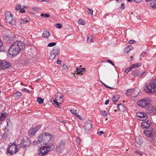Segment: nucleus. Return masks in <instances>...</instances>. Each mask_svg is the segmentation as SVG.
Masks as SVG:
<instances>
[{
	"instance_id": "1",
	"label": "nucleus",
	"mask_w": 156,
	"mask_h": 156,
	"mask_svg": "<svg viewBox=\"0 0 156 156\" xmlns=\"http://www.w3.org/2000/svg\"><path fill=\"white\" fill-rule=\"evenodd\" d=\"M24 47L23 43L20 41H16L11 46L9 49V53L12 56L16 55L24 48Z\"/></svg>"
},
{
	"instance_id": "2",
	"label": "nucleus",
	"mask_w": 156,
	"mask_h": 156,
	"mask_svg": "<svg viewBox=\"0 0 156 156\" xmlns=\"http://www.w3.org/2000/svg\"><path fill=\"white\" fill-rule=\"evenodd\" d=\"M144 89L147 93L152 94L154 92L155 89H156V79H153L146 83L144 87Z\"/></svg>"
},
{
	"instance_id": "3",
	"label": "nucleus",
	"mask_w": 156,
	"mask_h": 156,
	"mask_svg": "<svg viewBox=\"0 0 156 156\" xmlns=\"http://www.w3.org/2000/svg\"><path fill=\"white\" fill-rule=\"evenodd\" d=\"M17 147L15 142H14L13 143H10L7 149L6 154L8 156L12 155L14 154H15L18 151Z\"/></svg>"
},
{
	"instance_id": "4",
	"label": "nucleus",
	"mask_w": 156,
	"mask_h": 156,
	"mask_svg": "<svg viewBox=\"0 0 156 156\" xmlns=\"http://www.w3.org/2000/svg\"><path fill=\"white\" fill-rule=\"evenodd\" d=\"M51 137H38L37 140L34 141V145H37L39 144H47L48 143H51Z\"/></svg>"
},
{
	"instance_id": "5",
	"label": "nucleus",
	"mask_w": 156,
	"mask_h": 156,
	"mask_svg": "<svg viewBox=\"0 0 156 156\" xmlns=\"http://www.w3.org/2000/svg\"><path fill=\"white\" fill-rule=\"evenodd\" d=\"M5 20L6 21L10 23L12 25H15L16 24V20L13 18L12 14L9 11L6 12L5 13Z\"/></svg>"
},
{
	"instance_id": "6",
	"label": "nucleus",
	"mask_w": 156,
	"mask_h": 156,
	"mask_svg": "<svg viewBox=\"0 0 156 156\" xmlns=\"http://www.w3.org/2000/svg\"><path fill=\"white\" fill-rule=\"evenodd\" d=\"M56 95L55 99L51 101L53 103L55 104V106H56L58 108H60L59 104H61L63 100L62 94L61 93L58 92L56 94Z\"/></svg>"
},
{
	"instance_id": "7",
	"label": "nucleus",
	"mask_w": 156,
	"mask_h": 156,
	"mask_svg": "<svg viewBox=\"0 0 156 156\" xmlns=\"http://www.w3.org/2000/svg\"><path fill=\"white\" fill-rule=\"evenodd\" d=\"M150 100L148 98H145L144 99H141L137 102L138 105L144 108L148 106L150 104Z\"/></svg>"
},
{
	"instance_id": "8",
	"label": "nucleus",
	"mask_w": 156,
	"mask_h": 156,
	"mask_svg": "<svg viewBox=\"0 0 156 156\" xmlns=\"http://www.w3.org/2000/svg\"><path fill=\"white\" fill-rule=\"evenodd\" d=\"M51 147L47 146H42L39 151V155L43 156L45 155L50 150Z\"/></svg>"
},
{
	"instance_id": "9",
	"label": "nucleus",
	"mask_w": 156,
	"mask_h": 156,
	"mask_svg": "<svg viewBox=\"0 0 156 156\" xmlns=\"http://www.w3.org/2000/svg\"><path fill=\"white\" fill-rule=\"evenodd\" d=\"M10 65V63L7 61L3 60L0 61V69H5L9 67Z\"/></svg>"
},
{
	"instance_id": "10",
	"label": "nucleus",
	"mask_w": 156,
	"mask_h": 156,
	"mask_svg": "<svg viewBox=\"0 0 156 156\" xmlns=\"http://www.w3.org/2000/svg\"><path fill=\"white\" fill-rule=\"evenodd\" d=\"M65 141L64 140H62L58 143L56 146V151L60 152L64 148L65 146Z\"/></svg>"
},
{
	"instance_id": "11",
	"label": "nucleus",
	"mask_w": 156,
	"mask_h": 156,
	"mask_svg": "<svg viewBox=\"0 0 156 156\" xmlns=\"http://www.w3.org/2000/svg\"><path fill=\"white\" fill-rule=\"evenodd\" d=\"M136 115L140 118V120L144 121L147 119V115L143 112H138L136 113Z\"/></svg>"
},
{
	"instance_id": "12",
	"label": "nucleus",
	"mask_w": 156,
	"mask_h": 156,
	"mask_svg": "<svg viewBox=\"0 0 156 156\" xmlns=\"http://www.w3.org/2000/svg\"><path fill=\"white\" fill-rule=\"evenodd\" d=\"M91 127L92 125L90 121L89 120L85 123L84 126V128L86 132L89 131L91 130Z\"/></svg>"
},
{
	"instance_id": "13",
	"label": "nucleus",
	"mask_w": 156,
	"mask_h": 156,
	"mask_svg": "<svg viewBox=\"0 0 156 156\" xmlns=\"http://www.w3.org/2000/svg\"><path fill=\"white\" fill-rule=\"evenodd\" d=\"M151 124V121L148 120L147 122H145L142 123L141 124V127L143 128H147L150 126Z\"/></svg>"
},
{
	"instance_id": "14",
	"label": "nucleus",
	"mask_w": 156,
	"mask_h": 156,
	"mask_svg": "<svg viewBox=\"0 0 156 156\" xmlns=\"http://www.w3.org/2000/svg\"><path fill=\"white\" fill-rule=\"evenodd\" d=\"M52 52L56 55H59L60 53L59 48L57 46L54 47L53 48Z\"/></svg>"
},
{
	"instance_id": "15",
	"label": "nucleus",
	"mask_w": 156,
	"mask_h": 156,
	"mask_svg": "<svg viewBox=\"0 0 156 156\" xmlns=\"http://www.w3.org/2000/svg\"><path fill=\"white\" fill-rule=\"evenodd\" d=\"M70 111L73 114L75 115L77 117H78L81 120H82L83 119V118L77 114V110H75L74 109H71L70 110Z\"/></svg>"
},
{
	"instance_id": "16",
	"label": "nucleus",
	"mask_w": 156,
	"mask_h": 156,
	"mask_svg": "<svg viewBox=\"0 0 156 156\" xmlns=\"http://www.w3.org/2000/svg\"><path fill=\"white\" fill-rule=\"evenodd\" d=\"M120 97V95L119 94H117L114 96L113 98V101L114 104H116L117 101L118 100Z\"/></svg>"
},
{
	"instance_id": "17",
	"label": "nucleus",
	"mask_w": 156,
	"mask_h": 156,
	"mask_svg": "<svg viewBox=\"0 0 156 156\" xmlns=\"http://www.w3.org/2000/svg\"><path fill=\"white\" fill-rule=\"evenodd\" d=\"M136 140L137 144L139 145H141L143 142L141 137H136Z\"/></svg>"
},
{
	"instance_id": "18",
	"label": "nucleus",
	"mask_w": 156,
	"mask_h": 156,
	"mask_svg": "<svg viewBox=\"0 0 156 156\" xmlns=\"http://www.w3.org/2000/svg\"><path fill=\"white\" fill-rule=\"evenodd\" d=\"M144 133L145 135L147 136H153V134L151 133V132L150 131H149L148 130H145L144 131Z\"/></svg>"
},
{
	"instance_id": "19",
	"label": "nucleus",
	"mask_w": 156,
	"mask_h": 156,
	"mask_svg": "<svg viewBox=\"0 0 156 156\" xmlns=\"http://www.w3.org/2000/svg\"><path fill=\"white\" fill-rule=\"evenodd\" d=\"M93 36L91 34H89L87 36V42L88 43L93 42Z\"/></svg>"
},
{
	"instance_id": "20",
	"label": "nucleus",
	"mask_w": 156,
	"mask_h": 156,
	"mask_svg": "<svg viewBox=\"0 0 156 156\" xmlns=\"http://www.w3.org/2000/svg\"><path fill=\"white\" fill-rule=\"evenodd\" d=\"M42 36L45 38H48L50 35V33L49 31H44L43 34Z\"/></svg>"
},
{
	"instance_id": "21",
	"label": "nucleus",
	"mask_w": 156,
	"mask_h": 156,
	"mask_svg": "<svg viewBox=\"0 0 156 156\" xmlns=\"http://www.w3.org/2000/svg\"><path fill=\"white\" fill-rule=\"evenodd\" d=\"M76 71L77 73H76V74H81L82 75L83 74L82 72H83L84 70H85V68L82 69V68H80L79 69L77 68H76Z\"/></svg>"
},
{
	"instance_id": "22",
	"label": "nucleus",
	"mask_w": 156,
	"mask_h": 156,
	"mask_svg": "<svg viewBox=\"0 0 156 156\" xmlns=\"http://www.w3.org/2000/svg\"><path fill=\"white\" fill-rule=\"evenodd\" d=\"M36 133V132L35 131L34 129L33 128H31L29 130L28 134L30 136H34Z\"/></svg>"
},
{
	"instance_id": "23",
	"label": "nucleus",
	"mask_w": 156,
	"mask_h": 156,
	"mask_svg": "<svg viewBox=\"0 0 156 156\" xmlns=\"http://www.w3.org/2000/svg\"><path fill=\"white\" fill-rule=\"evenodd\" d=\"M118 108L119 109V110L121 112H124L126 108L123 105V104H120L119 105H118Z\"/></svg>"
},
{
	"instance_id": "24",
	"label": "nucleus",
	"mask_w": 156,
	"mask_h": 156,
	"mask_svg": "<svg viewBox=\"0 0 156 156\" xmlns=\"http://www.w3.org/2000/svg\"><path fill=\"white\" fill-rule=\"evenodd\" d=\"M7 115L6 113H3L2 114L0 115V121H2L4 120Z\"/></svg>"
},
{
	"instance_id": "25",
	"label": "nucleus",
	"mask_w": 156,
	"mask_h": 156,
	"mask_svg": "<svg viewBox=\"0 0 156 156\" xmlns=\"http://www.w3.org/2000/svg\"><path fill=\"white\" fill-rule=\"evenodd\" d=\"M139 73L140 72L138 70H133L132 72V75L135 77L137 76H139Z\"/></svg>"
},
{
	"instance_id": "26",
	"label": "nucleus",
	"mask_w": 156,
	"mask_h": 156,
	"mask_svg": "<svg viewBox=\"0 0 156 156\" xmlns=\"http://www.w3.org/2000/svg\"><path fill=\"white\" fill-rule=\"evenodd\" d=\"M21 95L22 94L21 92L17 91L14 94L13 96L15 98H20Z\"/></svg>"
},
{
	"instance_id": "27",
	"label": "nucleus",
	"mask_w": 156,
	"mask_h": 156,
	"mask_svg": "<svg viewBox=\"0 0 156 156\" xmlns=\"http://www.w3.org/2000/svg\"><path fill=\"white\" fill-rule=\"evenodd\" d=\"M29 21V20L28 19H22L20 20V23L21 24H24L28 22Z\"/></svg>"
},
{
	"instance_id": "28",
	"label": "nucleus",
	"mask_w": 156,
	"mask_h": 156,
	"mask_svg": "<svg viewBox=\"0 0 156 156\" xmlns=\"http://www.w3.org/2000/svg\"><path fill=\"white\" fill-rule=\"evenodd\" d=\"M41 125H37V126L33 127V128L34 129L36 133L37 132V131H38V130L41 128Z\"/></svg>"
},
{
	"instance_id": "29",
	"label": "nucleus",
	"mask_w": 156,
	"mask_h": 156,
	"mask_svg": "<svg viewBox=\"0 0 156 156\" xmlns=\"http://www.w3.org/2000/svg\"><path fill=\"white\" fill-rule=\"evenodd\" d=\"M37 101L40 104H41L43 102L44 99L40 97H38L37 99Z\"/></svg>"
},
{
	"instance_id": "30",
	"label": "nucleus",
	"mask_w": 156,
	"mask_h": 156,
	"mask_svg": "<svg viewBox=\"0 0 156 156\" xmlns=\"http://www.w3.org/2000/svg\"><path fill=\"white\" fill-rule=\"evenodd\" d=\"M132 91L133 90L132 89H129L126 93V94L127 96H129L132 94Z\"/></svg>"
},
{
	"instance_id": "31",
	"label": "nucleus",
	"mask_w": 156,
	"mask_h": 156,
	"mask_svg": "<svg viewBox=\"0 0 156 156\" xmlns=\"http://www.w3.org/2000/svg\"><path fill=\"white\" fill-rule=\"evenodd\" d=\"M56 56V55L51 51L50 53L49 58L51 59H52L55 58Z\"/></svg>"
},
{
	"instance_id": "32",
	"label": "nucleus",
	"mask_w": 156,
	"mask_h": 156,
	"mask_svg": "<svg viewBox=\"0 0 156 156\" xmlns=\"http://www.w3.org/2000/svg\"><path fill=\"white\" fill-rule=\"evenodd\" d=\"M141 65V63H137L133 64V65H132V66H131L132 67V68H133L134 67H138L140 66Z\"/></svg>"
},
{
	"instance_id": "33",
	"label": "nucleus",
	"mask_w": 156,
	"mask_h": 156,
	"mask_svg": "<svg viewBox=\"0 0 156 156\" xmlns=\"http://www.w3.org/2000/svg\"><path fill=\"white\" fill-rule=\"evenodd\" d=\"M78 22L79 24L83 25L85 24V23L84 20L81 19L79 20Z\"/></svg>"
},
{
	"instance_id": "34",
	"label": "nucleus",
	"mask_w": 156,
	"mask_h": 156,
	"mask_svg": "<svg viewBox=\"0 0 156 156\" xmlns=\"http://www.w3.org/2000/svg\"><path fill=\"white\" fill-rule=\"evenodd\" d=\"M151 6L153 8H156V0H154L152 3L151 4Z\"/></svg>"
},
{
	"instance_id": "35",
	"label": "nucleus",
	"mask_w": 156,
	"mask_h": 156,
	"mask_svg": "<svg viewBox=\"0 0 156 156\" xmlns=\"http://www.w3.org/2000/svg\"><path fill=\"white\" fill-rule=\"evenodd\" d=\"M132 69V67L131 66L125 69L124 71L125 73H128Z\"/></svg>"
},
{
	"instance_id": "36",
	"label": "nucleus",
	"mask_w": 156,
	"mask_h": 156,
	"mask_svg": "<svg viewBox=\"0 0 156 156\" xmlns=\"http://www.w3.org/2000/svg\"><path fill=\"white\" fill-rule=\"evenodd\" d=\"M42 136H51V134L47 133H43L41 134Z\"/></svg>"
},
{
	"instance_id": "37",
	"label": "nucleus",
	"mask_w": 156,
	"mask_h": 156,
	"mask_svg": "<svg viewBox=\"0 0 156 156\" xmlns=\"http://www.w3.org/2000/svg\"><path fill=\"white\" fill-rule=\"evenodd\" d=\"M56 44V42H53L49 43L48 45V46L50 47H52L55 45Z\"/></svg>"
},
{
	"instance_id": "38",
	"label": "nucleus",
	"mask_w": 156,
	"mask_h": 156,
	"mask_svg": "<svg viewBox=\"0 0 156 156\" xmlns=\"http://www.w3.org/2000/svg\"><path fill=\"white\" fill-rule=\"evenodd\" d=\"M130 49L129 46L126 47L125 48V51L127 53H128L129 52H130Z\"/></svg>"
},
{
	"instance_id": "39",
	"label": "nucleus",
	"mask_w": 156,
	"mask_h": 156,
	"mask_svg": "<svg viewBox=\"0 0 156 156\" xmlns=\"http://www.w3.org/2000/svg\"><path fill=\"white\" fill-rule=\"evenodd\" d=\"M56 28H60L62 27V26L60 23H56L55 26Z\"/></svg>"
},
{
	"instance_id": "40",
	"label": "nucleus",
	"mask_w": 156,
	"mask_h": 156,
	"mask_svg": "<svg viewBox=\"0 0 156 156\" xmlns=\"http://www.w3.org/2000/svg\"><path fill=\"white\" fill-rule=\"evenodd\" d=\"M21 5L20 4H18L16 7V10H18L20 9L21 8Z\"/></svg>"
},
{
	"instance_id": "41",
	"label": "nucleus",
	"mask_w": 156,
	"mask_h": 156,
	"mask_svg": "<svg viewBox=\"0 0 156 156\" xmlns=\"http://www.w3.org/2000/svg\"><path fill=\"white\" fill-rule=\"evenodd\" d=\"M87 9L89 11V12H88V13L89 14H90L91 15H92L93 14V10L92 9H90L88 8Z\"/></svg>"
},
{
	"instance_id": "42",
	"label": "nucleus",
	"mask_w": 156,
	"mask_h": 156,
	"mask_svg": "<svg viewBox=\"0 0 156 156\" xmlns=\"http://www.w3.org/2000/svg\"><path fill=\"white\" fill-rule=\"evenodd\" d=\"M101 112L102 115L104 116H106L107 115V114L105 111H102Z\"/></svg>"
},
{
	"instance_id": "43",
	"label": "nucleus",
	"mask_w": 156,
	"mask_h": 156,
	"mask_svg": "<svg viewBox=\"0 0 156 156\" xmlns=\"http://www.w3.org/2000/svg\"><path fill=\"white\" fill-rule=\"evenodd\" d=\"M76 143L78 144V143L79 144H80V137H77L76 139Z\"/></svg>"
},
{
	"instance_id": "44",
	"label": "nucleus",
	"mask_w": 156,
	"mask_h": 156,
	"mask_svg": "<svg viewBox=\"0 0 156 156\" xmlns=\"http://www.w3.org/2000/svg\"><path fill=\"white\" fill-rule=\"evenodd\" d=\"M107 62L110 63L112 65H113L114 66H115V64L113 63V62H112L110 60L108 59V60H107Z\"/></svg>"
},
{
	"instance_id": "45",
	"label": "nucleus",
	"mask_w": 156,
	"mask_h": 156,
	"mask_svg": "<svg viewBox=\"0 0 156 156\" xmlns=\"http://www.w3.org/2000/svg\"><path fill=\"white\" fill-rule=\"evenodd\" d=\"M104 133V132L103 131H98L97 132V134L99 136H101L102 134Z\"/></svg>"
},
{
	"instance_id": "46",
	"label": "nucleus",
	"mask_w": 156,
	"mask_h": 156,
	"mask_svg": "<svg viewBox=\"0 0 156 156\" xmlns=\"http://www.w3.org/2000/svg\"><path fill=\"white\" fill-rule=\"evenodd\" d=\"M62 69L64 70L67 69V66L65 64H64L62 66Z\"/></svg>"
},
{
	"instance_id": "47",
	"label": "nucleus",
	"mask_w": 156,
	"mask_h": 156,
	"mask_svg": "<svg viewBox=\"0 0 156 156\" xmlns=\"http://www.w3.org/2000/svg\"><path fill=\"white\" fill-rule=\"evenodd\" d=\"M20 12L21 13H23L25 12V11L23 8H21L20 9Z\"/></svg>"
},
{
	"instance_id": "48",
	"label": "nucleus",
	"mask_w": 156,
	"mask_h": 156,
	"mask_svg": "<svg viewBox=\"0 0 156 156\" xmlns=\"http://www.w3.org/2000/svg\"><path fill=\"white\" fill-rule=\"evenodd\" d=\"M103 85H104V86L105 87H106L107 88H109V89H113V88L111 87H108V86L107 85H106V84H105V83H103Z\"/></svg>"
},
{
	"instance_id": "49",
	"label": "nucleus",
	"mask_w": 156,
	"mask_h": 156,
	"mask_svg": "<svg viewBox=\"0 0 156 156\" xmlns=\"http://www.w3.org/2000/svg\"><path fill=\"white\" fill-rule=\"evenodd\" d=\"M121 8L122 9H125V7L124 6V3H122L121 4Z\"/></svg>"
},
{
	"instance_id": "50",
	"label": "nucleus",
	"mask_w": 156,
	"mask_h": 156,
	"mask_svg": "<svg viewBox=\"0 0 156 156\" xmlns=\"http://www.w3.org/2000/svg\"><path fill=\"white\" fill-rule=\"evenodd\" d=\"M22 91H26L27 92H29L30 91L29 90H27L25 88H24L22 89Z\"/></svg>"
},
{
	"instance_id": "51",
	"label": "nucleus",
	"mask_w": 156,
	"mask_h": 156,
	"mask_svg": "<svg viewBox=\"0 0 156 156\" xmlns=\"http://www.w3.org/2000/svg\"><path fill=\"white\" fill-rule=\"evenodd\" d=\"M134 41V40H130L129 41V42L130 44H132L133 43Z\"/></svg>"
},
{
	"instance_id": "52",
	"label": "nucleus",
	"mask_w": 156,
	"mask_h": 156,
	"mask_svg": "<svg viewBox=\"0 0 156 156\" xmlns=\"http://www.w3.org/2000/svg\"><path fill=\"white\" fill-rule=\"evenodd\" d=\"M135 152L136 153L138 154L139 155H142V154L140 152H139L138 151H135Z\"/></svg>"
},
{
	"instance_id": "53",
	"label": "nucleus",
	"mask_w": 156,
	"mask_h": 156,
	"mask_svg": "<svg viewBox=\"0 0 156 156\" xmlns=\"http://www.w3.org/2000/svg\"><path fill=\"white\" fill-rule=\"evenodd\" d=\"M109 100H107L105 101V104L106 105H107L108 104L109 102Z\"/></svg>"
},
{
	"instance_id": "54",
	"label": "nucleus",
	"mask_w": 156,
	"mask_h": 156,
	"mask_svg": "<svg viewBox=\"0 0 156 156\" xmlns=\"http://www.w3.org/2000/svg\"><path fill=\"white\" fill-rule=\"evenodd\" d=\"M141 0H133V1L134 2L138 3L140 2H141Z\"/></svg>"
},
{
	"instance_id": "55",
	"label": "nucleus",
	"mask_w": 156,
	"mask_h": 156,
	"mask_svg": "<svg viewBox=\"0 0 156 156\" xmlns=\"http://www.w3.org/2000/svg\"><path fill=\"white\" fill-rule=\"evenodd\" d=\"M57 62L58 64H60L61 62V61L60 60L58 59L57 60Z\"/></svg>"
},
{
	"instance_id": "56",
	"label": "nucleus",
	"mask_w": 156,
	"mask_h": 156,
	"mask_svg": "<svg viewBox=\"0 0 156 156\" xmlns=\"http://www.w3.org/2000/svg\"><path fill=\"white\" fill-rule=\"evenodd\" d=\"M39 2H48L49 0H37Z\"/></svg>"
},
{
	"instance_id": "57",
	"label": "nucleus",
	"mask_w": 156,
	"mask_h": 156,
	"mask_svg": "<svg viewBox=\"0 0 156 156\" xmlns=\"http://www.w3.org/2000/svg\"><path fill=\"white\" fill-rule=\"evenodd\" d=\"M23 144L24 145V146H23L24 147H27V144H25V143H24V141H23Z\"/></svg>"
},
{
	"instance_id": "58",
	"label": "nucleus",
	"mask_w": 156,
	"mask_h": 156,
	"mask_svg": "<svg viewBox=\"0 0 156 156\" xmlns=\"http://www.w3.org/2000/svg\"><path fill=\"white\" fill-rule=\"evenodd\" d=\"M50 16V15L49 14H45V17H48Z\"/></svg>"
},
{
	"instance_id": "59",
	"label": "nucleus",
	"mask_w": 156,
	"mask_h": 156,
	"mask_svg": "<svg viewBox=\"0 0 156 156\" xmlns=\"http://www.w3.org/2000/svg\"><path fill=\"white\" fill-rule=\"evenodd\" d=\"M145 54V53L144 52H143L140 55V56H144Z\"/></svg>"
},
{
	"instance_id": "60",
	"label": "nucleus",
	"mask_w": 156,
	"mask_h": 156,
	"mask_svg": "<svg viewBox=\"0 0 156 156\" xmlns=\"http://www.w3.org/2000/svg\"><path fill=\"white\" fill-rule=\"evenodd\" d=\"M146 73V72L145 71H144V72H143L142 73V74H141V75H140V76L141 77V76H142L145 73Z\"/></svg>"
},
{
	"instance_id": "61",
	"label": "nucleus",
	"mask_w": 156,
	"mask_h": 156,
	"mask_svg": "<svg viewBox=\"0 0 156 156\" xmlns=\"http://www.w3.org/2000/svg\"><path fill=\"white\" fill-rule=\"evenodd\" d=\"M41 16H42V17H44L45 16V14H44V13H41Z\"/></svg>"
},
{
	"instance_id": "62",
	"label": "nucleus",
	"mask_w": 156,
	"mask_h": 156,
	"mask_svg": "<svg viewBox=\"0 0 156 156\" xmlns=\"http://www.w3.org/2000/svg\"><path fill=\"white\" fill-rule=\"evenodd\" d=\"M133 59V57H132V56H131V57H130L129 60H130V61H132Z\"/></svg>"
},
{
	"instance_id": "63",
	"label": "nucleus",
	"mask_w": 156,
	"mask_h": 156,
	"mask_svg": "<svg viewBox=\"0 0 156 156\" xmlns=\"http://www.w3.org/2000/svg\"><path fill=\"white\" fill-rule=\"evenodd\" d=\"M147 2H150L152 0H145Z\"/></svg>"
},
{
	"instance_id": "64",
	"label": "nucleus",
	"mask_w": 156,
	"mask_h": 156,
	"mask_svg": "<svg viewBox=\"0 0 156 156\" xmlns=\"http://www.w3.org/2000/svg\"><path fill=\"white\" fill-rule=\"evenodd\" d=\"M101 82L103 85V83H103L101 80H100Z\"/></svg>"
}]
</instances>
